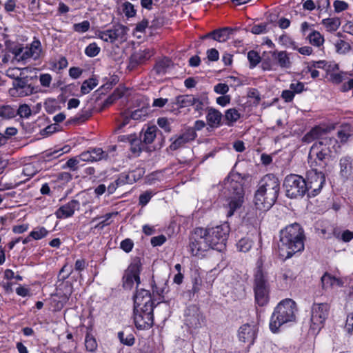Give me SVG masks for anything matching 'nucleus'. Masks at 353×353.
Masks as SVG:
<instances>
[{"label":"nucleus","instance_id":"f257e3e1","mask_svg":"<svg viewBox=\"0 0 353 353\" xmlns=\"http://www.w3.org/2000/svg\"><path fill=\"white\" fill-rule=\"evenodd\" d=\"M305 235L304 229L298 223L287 225L280 231L278 243L279 257L285 261L296 252L304 250Z\"/></svg>","mask_w":353,"mask_h":353},{"label":"nucleus","instance_id":"f03ea898","mask_svg":"<svg viewBox=\"0 0 353 353\" xmlns=\"http://www.w3.org/2000/svg\"><path fill=\"white\" fill-rule=\"evenodd\" d=\"M280 192V181L273 174L262 177L254 194V204L260 210H268L276 201Z\"/></svg>","mask_w":353,"mask_h":353},{"label":"nucleus","instance_id":"7ed1b4c3","mask_svg":"<svg viewBox=\"0 0 353 353\" xmlns=\"http://www.w3.org/2000/svg\"><path fill=\"white\" fill-rule=\"evenodd\" d=\"M337 143V139L334 137H324L316 141L310 148L308 154V163L310 168L326 170L332 160V148Z\"/></svg>","mask_w":353,"mask_h":353},{"label":"nucleus","instance_id":"20e7f679","mask_svg":"<svg viewBox=\"0 0 353 353\" xmlns=\"http://www.w3.org/2000/svg\"><path fill=\"white\" fill-rule=\"evenodd\" d=\"M244 178L238 172H230L224 180V185L229 192L227 216L230 217L240 209L244 203Z\"/></svg>","mask_w":353,"mask_h":353},{"label":"nucleus","instance_id":"39448f33","mask_svg":"<svg viewBox=\"0 0 353 353\" xmlns=\"http://www.w3.org/2000/svg\"><path fill=\"white\" fill-rule=\"evenodd\" d=\"M297 306L292 299H285L281 301L274 308L270 316L269 327L270 331L278 333L279 328L284 324L294 322L296 320Z\"/></svg>","mask_w":353,"mask_h":353},{"label":"nucleus","instance_id":"423d86ee","mask_svg":"<svg viewBox=\"0 0 353 353\" xmlns=\"http://www.w3.org/2000/svg\"><path fill=\"white\" fill-rule=\"evenodd\" d=\"M208 242L211 249L218 252L226 250L227 241L230 234V227L228 225H220L214 227L204 228Z\"/></svg>","mask_w":353,"mask_h":353},{"label":"nucleus","instance_id":"0eeeda50","mask_svg":"<svg viewBox=\"0 0 353 353\" xmlns=\"http://www.w3.org/2000/svg\"><path fill=\"white\" fill-rule=\"evenodd\" d=\"M283 188L285 195L290 199L303 198L305 194L308 196V189L302 176L290 174L287 175L283 181Z\"/></svg>","mask_w":353,"mask_h":353},{"label":"nucleus","instance_id":"6e6552de","mask_svg":"<svg viewBox=\"0 0 353 353\" xmlns=\"http://www.w3.org/2000/svg\"><path fill=\"white\" fill-rule=\"evenodd\" d=\"M188 249L194 256H203L205 252L211 249L203 228L197 227L194 229L189 236Z\"/></svg>","mask_w":353,"mask_h":353},{"label":"nucleus","instance_id":"1a4fd4ad","mask_svg":"<svg viewBox=\"0 0 353 353\" xmlns=\"http://www.w3.org/2000/svg\"><path fill=\"white\" fill-rule=\"evenodd\" d=\"M330 310V305L327 303H314L311 308L310 327V330L312 334L318 333L324 326Z\"/></svg>","mask_w":353,"mask_h":353},{"label":"nucleus","instance_id":"9d476101","mask_svg":"<svg viewBox=\"0 0 353 353\" xmlns=\"http://www.w3.org/2000/svg\"><path fill=\"white\" fill-rule=\"evenodd\" d=\"M325 170L311 168L306 172L305 181L308 189V197H314L317 196L325 182Z\"/></svg>","mask_w":353,"mask_h":353},{"label":"nucleus","instance_id":"9b49d317","mask_svg":"<svg viewBox=\"0 0 353 353\" xmlns=\"http://www.w3.org/2000/svg\"><path fill=\"white\" fill-rule=\"evenodd\" d=\"M152 305H143L133 310V319L135 327L140 330H148L154 325V308Z\"/></svg>","mask_w":353,"mask_h":353},{"label":"nucleus","instance_id":"f8f14e48","mask_svg":"<svg viewBox=\"0 0 353 353\" xmlns=\"http://www.w3.org/2000/svg\"><path fill=\"white\" fill-rule=\"evenodd\" d=\"M142 270V264L140 260H134L125 270L122 277V285L125 290H132L134 282L137 288L141 283L140 274Z\"/></svg>","mask_w":353,"mask_h":353},{"label":"nucleus","instance_id":"ddd939ff","mask_svg":"<svg viewBox=\"0 0 353 353\" xmlns=\"http://www.w3.org/2000/svg\"><path fill=\"white\" fill-rule=\"evenodd\" d=\"M184 317L185 325L192 330H199L205 321V317L201 312L200 307L195 304L187 307Z\"/></svg>","mask_w":353,"mask_h":353},{"label":"nucleus","instance_id":"4468645a","mask_svg":"<svg viewBox=\"0 0 353 353\" xmlns=\"http://www.w3.org/2000/svg\"><path fill=\"white\" fill-rule=\"evenodd\" d=\"M38 90V87L29 83L28 77H23L22 79L13 81L12 87L9 89L8 93L10 97L17 98L31 95L37 93Z\"/></svg>","mask_w":353,"mask_h":353},{"label":"nucleus","instance_id":"2eb2a0df","mask_svg":"<svg viewBox=\"0 0 353 353\" xmlns=\"http://www.w3.org/2000/svg\"><path fill=\"white\" fill-rule=\"evenodd\" d=\"M253 291L270 290L268 272L262 263H257L253 274Z\"/></svg>","mask_w":353,"mask_h":353},{"label":"nucleus","instance_id":"dca6fc26","mask_svg":"<svg viewBox=\"0 0 353 353\" xmlns=\"http://www.w3.org/2000/svg\"><path fill=\"white\" fill-rule=\"evenodd\" d=\"M126 27L123 25L114 26L111 28L100 31L99 37L104 41L113 43L119 39H124L126 34Z\"/></svg>","mask_w":353,"mask_h":353},{"label":"nucleus","instance_id":"f3484780","mask_svg":"<svg viewBox=\"0 0 353 353\" xmlns=\"http://www.w3.org/2000/svg\"><path fill=\"white\" fill-rule=\"evenodd\" d=\"M108 158V153L101 148L90 147L79 155V159L84 162H97Z\"/></svg>","mask_w":353,"mask_h":353},{"label":"nucleus","instance_id":"a211bd4d","mask_svg":"<svg viewBox=\"0 0 353 353\" xmlns=\"http://www.w3.org/2000/svg\"><path fill=\"white\" fill-rule=\"evenodd\" d=\"M333 124L329 125H317L312 127L303 137L302 141L303 143H310L312 141L320 139L323 134H325L334 129Z\"/></svg>","mask_w":353,"mask_h":353},{"label":"nucleus","instance_id":"6ab92c4d","mask_svg":"<svg viewBox=\"0 0 353 353\" xmlns=\"http://www.w3.org/2000/svg\"><path fill=\"white\" fill-rule=\"evenodd\" d=\"M134 308L137 310L143 305H152L155 307L154 301L149 290L137 288L136 293L133 296Z\"/></svg>","mask_w":353,"mask_h":353},{"label":"nucleus","instance_id":"aec40b11","mask_svg":"<svg viewBox=\"0 0 353 353\" xmlns=\"http://www.w3.org/2000/svg\"><path fill=\"white\" fill-rule=\"evenodd\" d=\"M79 201L72 199L65 205H61L54 212L58 219H65L74 215V212L79 208Z\"/></svg>","mask_w":353,"mask_h":353},{"label":"nucleus","instance_id":"412c9836","mask_svg":"<svg viewBox=\"0 0 353 353\" xmlns=\"http://www.w3.org/2000/svg\"><path fill=\"white\" fill-rule=\"evenodd\" d=\"M270 54L273 59V64L275 65L276 68L290 69L292 67L290 54L287 51L276 50L270 52Z\"/></svg>","mask_w":353,"mask_h":353},{"label":"nucleus","instance_id":"4be33fe9","mask_svg":"<svg viewBox=\"0 0 353 353\" xmlns=\"http://www.w3.org/2000/svg\"><path fill=\"white\" fill-rule=\"evenodd\" d=\"M238 337L240 341L248 343L249 346L253 345L256 337L254 326L249 323L242 325L239 329Z\"/></svg>","mask_w":353,"mask_h":353},{"label":"nucleus","instance_id":"5701e85b","mask_svg":"<svg viewBox=\"0 0 353 353\" xmlns=\"http://www.w3.org/2000/svg\"><path fill=\"white\" fill-rule=\"evenodd\" d=\"M196 137V132L192 129L187 128L184 132L171 143L170 148L173 151L176 150L185 144L194 141Z\"/></svg>","mask_w":353,"mask_h":353},{"label":"nucleus","instance_id":"b1692460","mask_svg":"<svg viewBox=\"0 0 353 353\" xmlns=\"http://www.w3.org/2000/svg\"><path fill=\"white\" fill-rule=\"evenodd\" d=\"M230 33V30L229 28H219L201 36L200 39L205 40L211 39L218 42H225L229 39Z\"/></svg>","mask_w":353,"mask_h":353},{"label":"nucleus","instance_id":"393cba45","mask_svg":"<svg viewBox=\"0 0 353 353\" xmlns=\"http://www.w3.org/2000/svg\"><path fill=\"white\" fill-rule=\"evenodd\" d=\"M340 175L345 180H347L353 175V158L345 156L339 160Z\"/></svg>","mask_w":353,"mask_h":353},{"label":"nucleus","instance_id":"a878e982","mask_svg":"<svg viewBox=\"0 0 353 353\" xmlns=\"http://www.w3.org/2000/svg\"><path fill=\"white\" fill-rule=\"evenodd\" d=\"M223 115L221 112L212 107L208 108L206 114L207 125L211 128H218L222 125Z\"/></svg>","mask_w":353,"mask_h":353},{"label":"nucleus","instance_id":"bb28decb","mask_svg":"<svg viewBox=\"0 0 353 353\" xmlns=\"http://www.w3.org/2000/svg\"><path fill=\"white\" fill-rule=\"evenodd\" d=\"M194 103L192 104L194 109L193 114H195V117H201L205 112H207L208 106L209 99L207 97L198 96L194 97Z\"/></svg>","mask_w":353,"mask_h":353},{"label":"nucleus","instance_id":"cd10ccee","mask_svg":"<svg viewBox=\"0 0 353 353\" xmlns=\"http://www.w3.org/2000/svg\"><path fill=\"white\" fill-rule=\"evenodd\" d=\"M84 344L87 352L94 353L97 351L98 343L92 325L86 326Z\"/></svg>","mask_w":353,"mask_h":353},{"label":"nucleus","instance_id":"c85d7f7f","mask_svg":"<svg viewBox=\"0 0 353 353\" xmlns=\"http://www.w3.org/2000/svg\"><path fill=\"white\" fill-rule=\"evenodd\" d=\"M158 131L156 125H148L145 129L144 128L142 129L140 138L145 145L151 144L156 138Z\"/></svg>","mask_w":353,"mask_h":353},{"label":"nucleus","instance_id":"c756f323","mask_svg":"<svg viewBox=\"0 0 353 353\" xmlns=\"http://www.w3.org/2000/svg\"><path fill=\"white\" fill-rule=\"evenodd\" d=\"M150 57L148 52L145 51L137 52L132 54L130 57L128 68L130 69L136 68L139 65L145 62Z\"/></svg>","mask_w":353,"mask_h":353},{"label":"nucleus","instance_id":"7c9ffc66","mask_svg":"<svg viewBox=\"0 0 353 353\" xmlns=\"http://www.w3.org/2000/svg\"><path fill=\"white\" fill-rule=\"evenodd\" d=\"M254 303L259 307H264L269 303L270 290L253 291Z\"/></svg>","mask_w":353,"mask_h":353},{"label":"nucleus","instance_id":"2f4dec72","mask_svg":"<svg viewBox=\"0 0 353 353\" xmlns=\"http://www.w3.org/2000/svg\"><path fill=\"white\" fill-rule=\"evenodd\" d=\"M194 97L192 94L179 95L175 97L173 104L176 105L178 109L188 108L194 103Z\"/></svg>","mask_w":353,"mask_h":353},{"label":"nucleus","instance_id":"473e14b6","mask_svg":"<svg viewBox=\"0 0 353 353\" xmlns=\"http://www.w3.org/2000/svg\"><path fill=\"white\" fill-rule=\"evenodd\" d=\"M118 215V212H112L106 213L105 215L97 216L93 219V221L101 220L98 224H97L94 228L98 230H103L105 227L110 225L112 223L111 219Z\"/></svg>","mask_w":353,"mask_h":353},{"label":"nucleus","instance_id":"72a5a7b5","mask_svg":"<svg viewBox=\"0 0 353 353\" xmlns=\"http://www.w3.org/2000/svg\"><path fill=\"white\" fill-rule=\"evenodd\" d=\"M241 113L234 108L228 109L225 112L224 119L225 124L229 127H232L241 118Z\"/></svg>","mask_w":353,"mask_h":353},{"label":"nucleus","instance_id":"f704fd0d","mask_svg":"<svg viewBox=\"0 0 353 353\" xmlns=\"http://www.w3.org/2000/svg\"><path fill=\"white\" fill-rule=\"evenodd\" d=\"M6 50L14 55V58L18 61L20 54L23 52L24 48L20 43H17L11 41L5 42Z\"/></svg>","mask_w":353,"mask_h":353},{"label":"nucleus","instance_id":"c9c22d12","mask_svg":"<svg viewBox=\"0 0 353 353\" xmlns=\"http://www.w3.org/2000/svg\"><path fill=\"white\" fill-rule=\"evenodd\" d=\"M326 30L330 32L336 31L341 26V20L339 17H328L321 21Z\"/></svg>","mask_w":353,"mask_h":353},{"label":"nucleus","instance_id":"e433bc0d","mask_svg":"<svg viewBox=\"0 0 353 353\" xmlns=\"http://www.w3.org/2000/svg\"><path fill=\"white\" fill-rule=\"evenodd\" d=\"M0 117L3 120L15 118V106L8 104L0 105Z\"/></svg>","mask_w":353,"mask_h":353},{"label":"nucleus","instance_id":"4c0bfd02","mask_svg":"<svg viewBox=\"0 0 353 353\" xmlns=\"http://www.w3.org/2000/svg\"><path fill=\"white\" fill-rule=\"evenodd\" d=\"M144 147V143L142 141L141 139L138 138L137 134L131 139L130 143V150L132 154L135 156H139L140 153L142 152Z\"/></svg>","mask_w":353,"mask_h":353},{"label":"nucleus","instance_id":"58836bf2","mask_svg":"<svg viewBox=\"0 0 353 353\" xmlns=\"http://www.w3.org/2000/svg\"><path fill=\"white\" fill-rule=\"evenodd\" d=\"M119 9L127 19L134 17L137 14V9L134 6L127 1L120 3Z\"/></svg>","mask_w":353,"mask_h":353},{"label":"nucleus","instance_id":"ea45409f","mask_svg":"<svg viewBox=\"0 0 353 353\" xmlns=\"http://www.w3.org/2000/svg\"><path fill=\"white\" fill-rule=\"evenodd\" d=\"M120 343L124 345L131 347L135 343V337L132 332L127 333L125 331H120L117 334Z\"/></svg>","mask_w":353,"mask_h":353},{"label":"nucleus","instance_id":"a19ab883","mask_svg":"<svg viewBox=\"0 0 353 353\" xmlns=\"http://www.w3.org/2000/svg\"><path fill=\"white\" fill-rule=\"evenodd\" d=\"M202 285V280L199 276H196L192 279V287L191 290L186 292V294L190 300L194 299L195 296L198 294L201 290Z\"/></svg>","mask_w":353,"mask_h":353},{"label":"nucleus","instance_id":"79ce46f5","mask_svg":"<svg viewBox=\"0 0 353 353\" xmlns=\"http://www.w3.org/2000/svg\"><path fill=\"white\" fill-rule=\"evenodd\" d=\"M170 59H163L156 62L154 65L153 70L156 74H165L170 66Z\"/></svg>","mask_w":353,"mask_h":353},{"label":"nucleus","instance_id":"37998d69","mask_svg":"<svg viewBox=\"0 0 353 353\" xmlns=\"http://www.w3.org/2000/svg\"><path fill=\"white\" fill-rule=\"evenodd\" d=\"M98 84V80L95 77H91L85 80L81 86L82 94H86L92 90Z\"/></svg>","mask_w":353,"mask_h":353},{"label":"nucleus","instance_id":"c03bdc74","mask_svg":"<svg viewBox=\"0 0 353 353\" xmlns=\"http://www.w3.org/2000/svg\"><path fill=\"white\" fill-rule=\"evenodd\" d=\"M310 43L316 47L321 46L324 43L323 36L316 30L312 32L307 36Z\"/></svg>","mask_w":353,"mask_h":353},{"label":"nucleus","instance_id":"a18cd8bd","mask_svg":"<svg viewBox=\"0 0 353 353\" xmlns=\"http://www.w3.org/2000/svg\"><path fill=\"white\" fill-rule=\"evenodd\" d=\"M253 245V241L248 237L241 238L236 243L237 250L240 252H248Z\"/></svg>","mask_w":353,"mask_h":353},{"label":"nucleus","instance_id":"49530a36","mask_svg":"<svg viewBox=\"0 0 353 353\" xmlns=\"http://www.w3.org/2000/svg\"><path fill=\"white\" fill-rule=\"evenodd\" d=\"M64 152L61 150H46L42 156L43 161L46 162H50L52 160L57 159L59 157L63 155Z\"/></svg>","mask_w":353,"mask_h":353},{"label":"nucleus","instance_id":"de8ad7c7","mask_svg":"<svg viewBox=\"0 0 353 353\" xmlns=\"http://www.w3.org/2000/svg\"><path fill=\"white\" fill-rule=\"evenodd\" d=\"M156 193L157 192L152 190H148L141 193L139 196V205L141 207L145 206Z\"/></svg>","mask_w":353,"mask_h":353},{"label":"nucleus","instance_id":"09e8293b","mask_svg":"<svg viewBox=\"0 0 353 353\" xmlns=\"http://www.w3.org/2000/svg\"><path fill=\"white\" fill-rule=\"evenodd\" d=\"M248 59L250 63V68H255L261 61L259 54L254 50L248 52Z\"/></svg>","mask_w":353,"mask_h":353},{"label":"nucleus","instance_id":"8fccbe9b","mask_svg":"<svg viewBox=\"0 0 353 353\" xmlns=\"http://www.w3.org/2000/svg\"><path fill=\"white\" fill-rule=\"evenodd\" d=\"M49 232L45 227H37L30 232V236L32 239L40 240L45 238L48 234Z\"/></svg>","mask_w":353,"mask_h":353},{"label":"nucleus","instance_id":"3c124183","mask_svg":"<svg viewBox=\"0 0 353 353\" xmlns=\"http://www.w3.org/2000/svg\"><path fill=\"white\" fill-rule=\"evenodd\" d=\"M279 42L282 43V45L285 46L286 48H292L295 50L297 49V43L294 41L288 35L283 34L279 37Z\"/></svg>","mask_w":353,"mask_h":353},{"label":"nucleus","instance_id":"603ef678","mask_svg":"<svg viewBox=\"0 0 353 353\" xmlns=\"http://www.w3.org/2000/svg\"><path fill=\"white\" fill-rule=\"evenodd\" d=\"M100 51V47L95 42H93L86 46L84 52L88 57H94L99 54Z\"/></svg>","mask_w":353,"mask_h":353},{"label":"nucleus","instance_id":"864d4df0","mask_svg":"<svg viewBox=\"0 0 353 353\" xmlns=\"http://www.w3.org/2000/svg\"><path fill=\"white\" fill-rule=\"evenodd\" d=\"M81 160L79 159V155L69 159L66 163L62 166L63 169L69 168L71 171L78 170L80 165L79 163Z\"/></svg>","mask_w":353,"mask_h":353},{"label":"nucleus","instance_id":"5fc2aeb1","mask_svg":"<svg viewBox=\"0 0 353 353\" xmlns=\"http://www.w3.org/2000/svg\"><path fill=\"white\" fill-rule=\"evenodd\" d=\"M38 172L37 169L34 167V165L32 163L26 164L24 165L22 171V174L24 176H28V178L23 181L19 182V184L21 183H25L30 178L34 176Z\"/></svg>","mask_w":353,"mask_h":353},{"label":"nucleus","instance_id":"6e6d98bb","mask_svg":"<svg viewBox=\"0 0 353 353\" xmlns=\"http://www.w3.org/2000/svg\"><path fill=\"white\" fill-rule=\"evenodd\" d=\"M16 117L28 118L31 115V109L27 104H21L18 108L15 107Z\"/></svg>","mask_w":353,"mask_h":353},{"label":"nucleus","instance_id":"4d7b16f0","mask_svg":"<svg viewBox=\"0 0 353 353\" xmlns=\"http://www.w3.org/2000/svg\"><path fill=\"white\" fill-rule=\"evenodd\" d=\"M73 272V268L71 265L65 264L60 270L58 274V279L59 281H64L68 279Z\"/></svg>","mask_w":353,"mask_h":353},{"label":"nucleus","instance_id":"13d9d810","mask_svg":"<svg viewBox=\"0 0 353 353\" xmlns=\"http://www.w3.org/2000/svg\"><path fill=\"white\" fill-rule=\"evenodd\" d=\"M335 46L336 52L341 54H345L351 50L350 44L348 42L341 39L337 41Z\"/></svg>","mask_w":353,"mask_h":353},{"label":"nucleus","instance_id":"bf43d9fd","mask_svg":"<svg viewBox=\"0 0 353 353\" xmlns=\"http://www.w3.org/2000/svg\"><path fill=\"white\" fill-rule=\"evenodd\" d=\"M321 283L323 288L332 287L335 285V276L325 272L321 277Z\"/></svg>","mask_w":353,"mask_h":353},{"label":"nucleus","instance_id":"052dcab7","mask_svg":"<svg viewBox=\"0 0 353 353\" xmlns=\"http://www.w3.org/2000/svg\"><path fill=\"white\" fill-rule=\"evenodd\" d=\"M90 23L88 20L73 25V30L79 33H84L90 30Z\"/></svg>","mask_w":353,"mask_h":353},{"label":"nucleus","instance_id":"680f3d73","mask_svg":"<svg viewBox=\"0 0 353 353\" xmlns=\"http://www.w3.org/2000/svg\"><path fill=\"white\" fill-rule=\"evenodd\" d=\"M316 9L319 14L327 13L330 10V0H317L316 1Z\"/></svg>","mask_w":353,"mask_h":353},{"label":"nucleus","instance_id":"e2e57ef3","mask_svg":"<svg viewBox=\"0 0 353 353\" xmlns=\"http://www.w3.org/2000/svg\"><path fill=\"white\" fill-rule=\"evenodd\" d=\"M57 296H58L59 299H61V301L66 303L72 294V287L67 285L65 287V291L64 292H61V289L60 288H57Z\"/></svg>","mask_w":353,"mask_h":353},{"label":"nucleus","instance_id":"0e129e2a","mask_svg":"<svg viewBox=\"0 0 353 353\" xmlns=\"http://www.w3.org/2000/svg\"><path fill=\"white\" fill-rule=\"evenodd\" d=\"M29 50H31L32 52H34V59H37L39 57L40 53L41 52V42L39 40L33 41L30 47H28Z\"/></svg>","mask_w":353,"mask_h":353},{"label":"nucleus","instance_id":"69168bd1","mask_svg":"<svg viewBox=\"0 0 353 353\" xmlns=\"http://www.w3.org/2000/svg\"><path fill=\"white\" fill-rule=\"evenodd\" d=\"M333 6L334 12L336 13L341 12L348 9L349 5L344 1L336 0L334 1Z\"/></svg>","mask_w":353,"mask_h":353},{"label":"nucleus","instance_id":"338daca9","mask_svg":"<svg viewBox=\"0 0 353 353\" xmlns=\"http://www.w3.org/2000/svg\"><path fill=\"white\" fill-rule=\"evenodd\" d=\"M129 173L130 176H132L131 181L132 183H134L143 177L145 171L143 170V168H137L135 170L130 171Z\"/></svg>","mask_w":353,"mask_h":353},{"label":"nucleus","instance_id":"774afa93","mask_svg":"<svg viewBox=\"0 0 353 353\" xmlns=\"http://www.w3.org/2000/svg\"><path fill=\"white\" fill-rule=\"evenodd\" d=\"M134 247V242L130 239H125L124 240L121 241L120 243V248L122 249L125 252L129 253L131 252Z\"/></svg>","mask_w":353,"mask_h":353}]
</instances>
